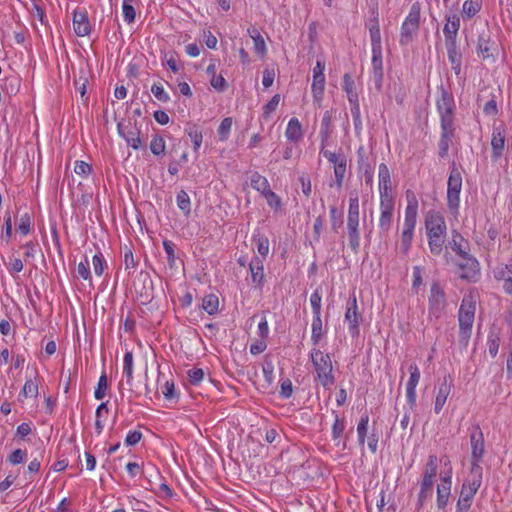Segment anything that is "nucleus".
Segmentation results:
<instances>
[{"mask_svg": "<svg viewBox=\"0 0 512 512\" xmlns=\"http://www.w3.org/2000/svg\"><path fill=\"white\" fill-rule=\"evenodd\" d=\"M445 46L447 49L448 59L451 63V68L458 76L461 72L462 53L457 45V41H445Z\"/></svg>", "mask_w": 512, "mask_h": 512, "instance_id": "5701e85b", "label": "nucleus"}, {"mask_svg": "<svg viewBox=\"0 0 512 512\" xmlns=\"http://www.w3.org/2000/svg\"><path fill=\"white\" fill-rule=\"evenodd\" d=\"M27 458L26 450L16 449L8 455L7 461L13 465L23 463Z\"/></svg>", "mask_w": 512, "mask_h": 512, "instance_id": "6e6d98bb", "label": "nucleus"}, {"mask_svg": "<svg viewBox=\"0 0 512 512\" xmlns=\"http://www.w3.org/2000/svg\"><path fill=\"white\" fill-rule=\"evenodd\" d=\"M263 374L266 382L270 385L274 380V365L272 361L265 359L262 365Z\"/></svg>", "mask_w": 512, "mask_h": 512, "instance_id": "680f3d73", "label": "nucleus"}, {"mask_svg": "<svg viewBox=\"0 0 512 512\" xmlns=\"http://www.w3.org/2000/svg\"><path fill=\"white\" fill-rule=\"evenodd\" d=\"M321 301L322 296L318 289H316L310 296V304L312 307L313 315H321Z\"/></svg>", "mask_w": 512, "mask_h": 512, "instance_id": "4d7b16f0", "label": "nucleus"}, {"mask_svg": "<svg viewBox=\"0 0 512 512\" xmlns=\"http://www.w3.org/2000/svg\"><path fill=\"white\" fill-rule=\"evenodd\" d=\"M368 423H369V416H368L367 413H364L361 416L360 421H359V423L357 425L358 439H359V443L361 445H363L364 441H365V437H366V434H367Z\"/></svg>", "mask_w": 512, "mask_h": 512, "instance_id": "3c124183", "label": "nucleus"}, {"mask_svg": "<svg viewBox=\"0 0 512 512\" xmlns=\"http://www.w3.org/2000/svg\"><path fill=\"white\" fill-rule=\"evenodd\" d=\"M123 362V371L126 375L127 384L131 385L133 380V353L131 351L125 353Z\"/></svg>", "mask_w": 512, "mask_h": 512, "instance_id": "a19ab883", "label": "nucleus"}, {"mask_svg": "<svg viewBox=\"0 0 512 512\" xmlns=\"http://www.w3.org/2000/svg\"><path fill=\"white\" fill-rule=\"evenodd\" d=\"M343 90L347 94V98L350 104L358 103V94L355 88V82L350 74L346 73L343 76Z\"/></svg>", "mask_w": 512, "mask_h": 512, "instance_id": "cd10ccee", "label": "nucleus"}, {"mask_svg": "<svg viewBox=\"0 0 512 512\" xmlns=\"http://www.w3.org/2000/svg\"><path fill=\"white\" fill-rule=\"evenodd\" d=\"M345 430V423L343 419H340L338 415L335 416V421L332 426L333 439H338L342 436Z\"/></svg>", "mask_w": 512, "mask_h": 512, "instance_id": "338daca9", "label": "nucleus"}, {"mask_svg": "<svg viewBox=\"0 0 512 512\" xmlns=\"http://www.w3.org/2000/svg\"><path fill=\"white\" fill-rule=\"evenodd\" d=\"M461 260L456 263L461 271L460 277L462 279L475 282L480 275V266L478 260L469 252L464 256H459Z\"/></svg>", "mask_w": 512, "mask_h": 512, "instance_id": "0eeeda50", "label": "nucleus"}, {"mask_svg": "<svg viewBox=\"0 0 512 512\" xmlns=\"http://www.w3.org/2000/svg\"><path fill=\"white\" fill-rule=\"evenodd\" d=\"M285 136L288 140L293 142H297L302 138V126L297 118H291L289 120Z\"/></svg>", "mask_w": 512, "mask_h": 512, "instance_id": "bb28decb", "label": "nucleus"}, {"mask_svg": "<svg viewBox=\"0 0 512 512\" xmlns=\"http://www.w3.org/2000/svg\"><path fill=\"white\" fill-rule=\"evenodd\" d=\"M188 378L192 385H197L204 379V371L201 368H193L188 371Z\"/></svg>", "mask_w": 512, "mask_h": 512, "instance_id": "774afa93", "label": "nucleus"}, {"mask_svg": "<svg viewBox=\"0 0 512 512\" xmlns=\"http://www.w3.org/2000/svg\"><path fill=\"white\" fill-rule=\"evenodd\" d=\"M506 143V131L502 125L494 126L491 138V160L496 163L502 156Z\"/></svg>", "mask_w": 512, "mask_h": 512, "instance_id": "9b49d317", "label": "nucleus"}, {"mask_svg": "<svg viewBox=\"0 0 512 512\" xmlns=\"http://www.w3.org/2000/svg\"><path fill=\"white\" fill-rule=\"evenodd\" d=\"M407 206L405 208L404 228L415 229L418 214V200L415 194L408 190L406 192Z\"/></svg>", "mask_w": 512, "mask_h": 512, "instance_id": "2eb2a0df", "label": "nucleus"}, {"mask_svg": "<svg viewBox=\"0 0 512 512\" xmlns=\"http://www.w3.org/2000/svg\"><path fill=\"white\" fill-rule=\"evenodd\" d=\"M233 120L231 117L224 118L218 127V136L220 141H226L229 138Z\"/></svg>", "mask_w": 512, "mask_h": 512, "instance_id": "c03bdc74", "label": "nucleus"}, {"mask_svg": "<svg viewBox=\"0 0 512 512\" xmlns=\"http://www.w3.org/2000/svg\"><path fill=\"white\" fill-rule=\"evenodd\" d=\"M378 179L379 190L392 189L390 170L385 163H381L378 167Z\"/></svg>", "mask_w": 512, "mask_h": 512, "instance_id": "7c9ffc66", "label": "nucleus"}, {"mask_svg": "<svg viewBox=\"0 0 512 512\" xmlns=\"http://www.w3.org/2000/svg\"><path fill=\"white\" fill-rule=\"evenodd\" d=\"M251 187L262 195L270 189L269 182L266 177L262 176L258 172H254L250 178Z\"/></svg>", "mask_w": 512, "mask_h": 512, "instance_id": "473e14b6", "label": "nucleus"}, {"mask_svg": "<svg viewBox=\"0 0 512 512\" xmlns=\"http://www.w3.org/2000/svg\"><path fill=\"white\" fill-rule=\"evenodd\" d=\"M252 282L259 288L264 285V264L258 256H254L249 263Z\"/></svg>", "mask_w": 512, "mask_h": 512, "instance_id": "b1692460", "label": "nucleus"}, {"mask_svg": "<svg viewBox=\"0 0 512 512\" xmlns=\"http://www.w3.org/2000/svg\"><path fill=\"white\" fill-rule=\"evenodd\" d=\"M410 377L406 384V398L409 404L410 410L416 406V387L420 380V370L415 363L409 366Z\"/></svg>", "mask_w": 512, "mask_h": 512, "instance_id": "4468645a", "label": "nucleus"}, {"mask_svg": "<svg viewBox=\"0 0 512 512\" xmlns=\"http://www.w3.org/2000/svg\"><path fill=\"white\" fill-rule=\"evenodd\" d=\"M347 234L351 250L358 253L360 248L359 223L347 224Z\"/></svg>", "mask_w": 512, "mask_h": 512, "instance_id": "c85d7f7f", "label": "nucleus"}, {"mask_svg": "<svg viewBox=\"0 0 512 512\" xmlns=\"http://www.w3.org/2000/svg\"><path fill=\"white\" fill-rule=\"evenodd\" d=\"M451 470L444 476H441V483L437 486V506L439 509L446 507L451 492Z\"/></svg>", "mask_w": 512, "mask_h": 512, "instance_id": "412c9836", "label": "nucleus"}, {"mask_svg": "<svg viewBox=\"0 0 512 512\" xmlns=\"http://www.w3.org/2000/svg\"><path fill=\"white\" fill-rule=\"evenodd\" d=\"M165 140L160 135H154L151 142H150V150L151 152L156 155H163L165 153Z\"/></svg>", "mask_w": 512, "mask_h": 512, "instance_id": "79ce46f5", "label": "nucleus"}, {"mask_svg": "<svg viewBox=\"0 0 512 512\" xmlns=\"http://www.w3.org/2000/svg\"><path fill=\"white\" fill-rule=\"evenodd\" d=\"M138 265V260L134 258V255L129 248H125L124 252V267L125 270L130 272L131 269H134Z\"/></svg>", "mask_w": 512, "mask_h": 512, "instance_id": "0e129e2a", "label": "nucleus"}, {"mask_svg": "<svg viewBox=\"0 0 512 512\" xmlns=\"http://www.w3.org/2000/svg\"><path fill=\"white\" fill-rule=\"evenodd\" d=\"M480 4L478 1L474 0H466L463 3V13L468 17L471 18L474 15H476L480 11Z\"/></svg>", "mask_w": 512, "mask_h": 512, "instance_id": "864d4df0", "label": "nucleus"}, {"mask_svg": "<svg viewBox=\"0 0 512 512\" xmlns=\"http://www.w3.org/2000/svg\"><path fill=\"white\" fill-rule=\"evenodd\" d=\"M279 102H280V95L279 94H275L271 99L270 101L264 105L263 107V117L265 119H269L270 118V115L271 113H273L278 105H279Z\"/></svg>", "mask_w": 512, "mask_h": 512, "instance_id": "5fc2aeb1", "label": "nucleus"}, {"mask_svg": "<svg viewBox=\"0 0 512 512\" xmlns=\"http://www.w3.org/2000/svg\"><path fill=\"white\" fill-rule=\"evenodd\" d=\"M488 352L491 357H495L498 353L500 338L497 335L490 334L488 337Z\"/></svg>", "mask_w": 512, "mask_h": 512, "instance_id": "69168bd1", "label": "nucleus"}, {"mask_svg": "<svg viewBox=\"0 0 512 512\" xmlns=\"http://www.w3.org/2000/svg\"><path fill=\"white\" fill-rule=\"evenodd\" d=\"M382 49L372 50V79L377 91H381L383 84Z\"/></svg>", "mask_w": 512, "mask_h": 512, "instance_id": "a211bd4d", "label": "nucleus"}, {"mask_svg": "<svg viewBox=\"0 0 512 512\" xmlns=\"http://www.w3.org/2000/svg\"><path fill=\"white\" fill-rule=\"evenodd\" d=\"M483 477V468L479 465V463L472 461L471 469L468 478L465 480L463 485L467 489H471L473 493H477L478 489L481 486Z\"/></svg>", "mask_w": 512, "mask_h": 512, "instance_id": "4be33fe9", "label": "nucleus"}, {"mask_svg": "<svg viewBox=\"0 0 512 512\" xmlns=\"http://www.w3.org/2000/svg\"><path fill=\"white\" fill-rule=\"evenodd\" d=\"M421 23V4L416 1L411 7L408 15L401 25L399 44L408 46L418 36Z\"/></svg>", "mask_w": 512, "mask_h": 512, "instance_id": "7ed1b4c3", "label": "nucleus"}, {"mask_svg": "<svg viewBox=\"0 0 512 512\" xmlns=\"http://www.w3.org/2000/svg\"><path fill=\"white\" fill-rule=\"evenodd\" d=\"M117 130L119 135L125 139L128 146L135 150H138L142 147L140 131L137 129V127L132 126L130 123L128 125L118 123Z\"/></svg>", "mask_w": 512, "mask_h": 512, "instance_id": "dca6fc26", "label": "nucleus"}, {"mask_svg": "<svg viewBox=\"0 0 512 512\" xmlns=\"http://www.w3.org/2000/svg\"><path fill=\"white\" fill-rule=\"evenodd\" d=\"M185 131L188 133L191 141L193 142L194 150L197 151L202 144V132L196 127V125H190L185 129Z\"/></svg>", "mask_w": 512, "mask_h": 512, "instance_id": "37998d69", "label": "nucleus"}, {"mask_svg": "<svg viewBox=\"0 0 512 512\" xmlns=\"http://www.w3.org/2000/svg\"><path fill=\"white\" fill-rule=\"evenodd\" d=\"M331 119L332 115L330 111H326L322 117L320 138L321 145L326 144L331 135Z\"/></svg>", "mask_w": 512, "mask_h": 512, "instance_id": "f704fd0d", "label": "nucleus"}, {"mask_svg": "<svg viewBox=\"0 0 512 512\" xmlns=\"http://www.w3.org/2000/svg\"><path fill=\"white\" fill-rule=\"evenodd\" d=\"M219 299L215 294L206 295L202 301V308L209 315H214L218 312Z\"/></svg>", "mask_w": 512, "mask_h": 512, "instance_id": "e433bc0d", "label": "nucleus"}, {"mask_svg": "<svg viewBox=\"0 0 512 512\" xmlns=\"http://www.w3.org/2000/svg\"><path fill=\"white\" fill-rule=\"evenodd\" d=\"M436 105L440 114L441 124H454V100L452 95L445 89H442Z\"/></svg>", "mask_w": 512, "mask_h": 512, "instance_id": "6e6552de", "label": "nucleus"}, {"mask_svg": "<svg viewBox=\"0 0 512 512\" xmlns=\"http://www.w3.org/2000/svg\"><path fill=\"white\" fill-rule=\"evenodd\" d=\"M470 443H471V454L472 461L479 462L484 454V437L483 432L478 424L473 425L470 429Z\"/></svg>", "mask_w": 512, "mask_h": 512, "instance_id": "ddd939ff", "label": "nucleus"}, {"mask_svg": "<svg viewBox=\"0 0 512 512\" xmlns=\"http://www.w3.org/2000/svg\"><path fill=\"white\" fill-rule=\"evenodd\" d=\"M413 237L414 230L403 227V231L401 233V250L404 254L410 250Z\"/></svg>", "mask_w": 512, "mask_h": 512, "instance_id": "49530a36", "label": "nucleus"}, {"mask_svg": "<svg viewBox=\"0 0 512 512\" xmlns=\"http://www.w3.org/2000/svg\"><path fill=\"white\" fill-rule=\"evenodd\" d=\"M393 220L392 213H381L379 218V228L383 233H388Z\"/></svg>", "mask_w": 512, "mask_h": 512, "instance_id": "052dcab7", "label": "nucleus"}, {"mask_svg": "<svg viewBox=\"0 0 512 512\" xmlns=\"http://www.w3.org/2000/svg\"><path fill=\"white\" fill-rule=\"evenodd\" d=\"M437 470H438V457L434 454L429 455L427 463H426L423 479H430V480L434 481V478L437 475Z\"/></svg>", "mask_w": 512, "mask_h": 512, "instance_id": "58836bf2", "label": "nucleus"}, {"mask_svg": "<svg viewBox=\"0 0 512 512\" xmlns=\"http://www.w3.org/2000/svg\"><path fill=\"white\" fill-rule=\"evenodd\" d=\"M359 198L356 194L355 196L350 195L349 198V209L347 216V224L359 223Z\"/></svg>", "mask_w": 512, "mask_h": 512, "instance_id": "c756f323", "label": "nucleus"}, {"mask_svg": "<svg viewBox=\"0 0 512 512\" xmlns=\"http://www.w3.org/2000/svg\"><path fill=\"white\" fill-rule=\"evenodd\" d=\"M447 302L443 289L439 283L434 282L430 288L428 298L429 318L439 319L445 311Z\"/></svg>", "mask_w": 512, "mask_h": 512, "instance_id": "39448f33", "label": "nucleus"}, {"mask_svg": "<svg viewBox=\"0 0 512 512\" xmlns=\"http://www.w3.org/2000/svg\"><path fill=\"white\" fill-rule=\"evenodd\" d=\"M498 48L495 41L490 39V36L486 33H482L478 37L477 41V53L482 57L483 60L492 58L494 59L497 55Z\"/></svg>", "mask_w": 512, "mask_h": 512, "instance_id": "f3484780", "label": "nucleus"}, {"mask_svg": "<svg viewBox=\"0 0 512 512\" xmlns=\"http://www.w3.org/2000/svg\"><path fill=\"white\" fill-rule=\"evenodd\" d=\"M263 196L267 200V204L274 209L275 211H278L282 207V201L281 198L274 193L271 189L267 190Z\"/></svg>", "mask_w": 512, "mask_h": 512, "instance_id": "603ef678", "label": "nucleus"}, {"mask_svg": "<svg viewBox=\"0 0 512 512\" xmlns=\"http://www.w3.org/2000/svg\"><path fill=\"white\" fill-rule=\"evenodd\" d=\"M434 481L430 479H422L420 492L418 494V506L421 508L427 498L433 494Z\"/></svg>", "mask_w": 512, "mask_h": 512, "instance_id": "2f4dec72", "label": "nucleus"}, {"mask_svg": "<svg viewBox=\"0 0 512 512\" xmlns=\"http://www.w3.org/2000/svg\"><path fill=\"white\" fill-rule=\"evenodd\" d=\"M326 144L321 145L320 153L334 164L335 184L338 189L343 185L346 173L347 159L343 153H335L325 149Z\"/></svg>", "mask_w": 512, "mask_h": 512, "instance_id": "423d86ee", "label": "nucleus"}, {"mask_svg": "<svg viewBox=\"0 0 512 512\" xmlns=\"http://www.w3.org/2000/svg\"><path fill=\"white\" fill-rule=\"evenodd\" d=\"M177 206L183 211L185 216H189L191 213V201L186 191L181 190L176 196Z\"/></svg>", "mask_w": 512, "mask_h": 512, "instance_id": "ea45409f", "label": "nucleus"}, {"mask_svg": "<svg viewBox=\"0 0 512 512\" xmlns=\"http://www.w3.org/2000/svg\"><path fill=\"white\" fill-rule=\"evenodd\" d=\"M163 248L167 254V261H168V264L170 267H173L174 264H175V259H176V256H175V245L172 241L170 240H164L163 241Z\"/></svg>", "mask_w": 512, "mask_h": 512, "instance_id": "bf43d9fd", "label": "nucleus"}, {"mask_svg": "<svg viewBox=\"0 0 512 512\" xmlns=\"http://www.w3.org/2000/svg\"><path fill=\"white\" fill-rule=\"evenodd\" d=\"M311 341L317 345L324 336L321 315H313Z\"/></svg>", "mask_w": 512, "mask_h": 512, "instance_id": "72a5a7b5", "label": "nucleus"}, {"mask_svg": "<svg viewBox=\"0 0 512 512\" xmlns=\"http://www.w3.org/2000/svg\"><path fill=\"white\" fill-rule=\"evenodd\" d=\"M425 228L427 236L446 234V223L440 212L430 210L425 216Z\"/></svg>", "mask_w": 512, "mask_h": 512, "instance_id": "9d476101", "label": "nucleus"}, {"mask_svg": "<svg viewBox=\"0 0 512 512\" xmlns=\"http://www.w3.org/2000/svg\"><path fill=\"white\" fill-rule=\"evenodd\" d=\"M325 88V75H313L312 94L316 101H321Z\"/></svg>", "mask_w": 512, "mask_h": 512, "instance_id": "c9c22d12", "label": "nucleus"}, {"mask_svg": "<svg viewBox=\"0 0 512 512\" xmlns=\"http://www.w3.org/2000/svg\"><path fill=\"white\" fill-rule=\"evenodd\" d=\"M108 390V379L105 372H103L98 380L97 387L94 392V397L97 400L103 399Z\"/></svg>", "mask_w": 512, "mask_h": 512, "instance_id": "09e8293b", "label": "nucleus"}, {"mask_svg": "<svg viewBox=\"0 0 512 512\" xmlns=\"http://www.w3.org/2000/svg\"><path fill=\"white\" fill-rule=\"evenodd\" d=\"M38 395V384L36 381L32 379L26 380L22 391L19 396L27 397H37Z\"/></svg>", "mask_w": 512, "mask_h": 512, "instance_id": "8fccbe9b", "label": "nucleus"}, {"mask_svg": "<svg viewBox=\"0 0 512 512\" xmlns=\"http://www.w3.org/2000/svg\"><path fill=\"white\" fill-rule=\"evenodd\" d=\"M452 385L453 384L451 376L445 375L442 378V381L438 387V391L435 398L434 411L436 414H439L442 411L447 401V398L451 392Z\"/></svg>", "mask_w": 512, "mask_h": 512, "instance_id": "6ab92c4d", "label": "nucleus"}, {"mask_svg": "<svg viewBox=\"0 0 512 512\" xmlns=\"http://www.w3.org/2000/svg\"><path fill=\"white\" fill-rule=\"evenodd\" d=\"M462 189V174L456 167L455 163L452 164L448 182H447V206L450 211L457 213L460 206V192Z\"/></svg>", "mask_w": 512, "mask_h": 512, "instance_id": "20e7f679", "label": "nucleus"}, {"mask_svg": "<svg viewBox=\"0 0 512 512\" xmlns=\"http://www.w3.org/2000/svg\"><path fill=\"white\" fill-rule=\"evenodd\" d=\"M444 236L445 234L440 235H431L428 237V246L430 249V252L433 255H440L443 251V244H444Z\"/></svg>", "mask_w": 512, "mask_h": 512, "instance_id": "4c0bfd02", "label": "nucleus"}, {"mask_svg": "<svg viewBox=\"0 0 512 512\" xmlns=\"http://www.w3.org/2000/svg\"><path fill=\"white\" fill-rule=\"evenodd\" d=\"M73 29L78 37L89 36L92 32V25L89 21L86 9L77 8L73 12Z\"/></svg>", "mask_w": 512, "mask_h": 512, "instance_id": "f8f14e48", "label": "nucleus"}, {"mask_svg": "<svg viewBox=\"0 0 512 512\" xmlns=\"http://www.w3.org/2000/svg\"><path fill=\"white\" fill-rule=\"evenodd\" d=\"M455 137V125L454 124H441V137L439 140V157L445 158L448 155L450 144Z\"/></svg>", "mask_w": 512, "mask_h": 512, "instance_id": "aec40b11", "label": "nucleus"}, {"mask_svg": "<svg viewBox=\"0 0 512 512\" xmlns=\"http://www.w3.org/2000/svg\"><path fill=\"white\" fill-rule=\"evenodd\" d=\"M345 321L348 322V330L352 337L359 335V325L362 321V314L358 311L357 299L353 294L348 302L345 312Z\"/></svg>", "mask_w": 512, "mask_h": 512, "instance_id": "1a4fd4ad", "label": "nucleus"}, {"mask_svg": "<svg viewBox=\"0 0 512 512\" xmlns=\"http://www.w3.org/2000/svg\"><path fill=\"white\" fill-rule=\"evenodd\" d=\"M460 28V17L457 14L446 16V24L443 27L445 41H457Z\"/></svg>", "mask_w": 512, "mask_h": 512, "instance_id": "393cba45", "label": "nucleus"}, {"mask_svg": "<svg viewBox=\"0 0 512 512\" xmlns=\"http://www.w3.org/2000/svg\"><path fill=\"white\" fill-rule=\"evenodd\" d=\"M448 245L458 256H464L470 250L469 242L456 230L452 231Z\"/></svg>", "mask_w": 512, "mask_h": 512, "instance_id": "a878e982", "label": "nucleus"}, {"mask_svg": "<svg viewBox=\"0 0 512 512\" xmlns=\"http://www.w3.org/2000/svg\"><path fill=\"white\" fill-rule=\"evenodd\" d=\"M93 269L97 276H101L106 267V262L101 253L95 254L92 259Z\"/></svg>", "mask_w": 512, "mask_h": 512, "instance_id": "13d9d810", "label": "nucleus"}, {"mask_svg": "<svg viewBox=\"0 0 512 512\" xmlns=\"http://www.w3.org/2000/svg\"><path fill=\"white\" fill-rule=\"evenodd\" d=\"M151 92L153 93L155 98L161 102H168L170 100L168 93L160 84H153L151 87Z\"/></svg>", "mask_w": 512, "mask_h": 512, "instance_id": "e2e57ef3", "label": "nucleus"}, {"mask_svg": "<svg viewBox=\"0 0 512 512\" xmlns=\"http://www.w3.org/2000/svg\"><path fill=\"white\" fill-rule=\"evenodd\" d=\"M371 50L382 49L380 25H369Z\"/></svg>", "mask_w": 512, "mask_h": 512, "instance_id": "a18cd8bd", "label": "nucleus"}, {"mask_svg": "<svg viewBox=\"0 0 512 512\" xmlns=\"http://www.w3.org/2000/svg\"><path fill=\"white\" fill-rule=\"evenodd\" d=\"M475 310L476 306L473 298L471 296H464L458 312L459 344L464 348L468 346L472 334Z\"/></svg>", "mask_w": 512, "mask_h": 512, "instance_id": "f03ea898", "label": "nucleus"}, {"mask_svg": "<svg viewBox=\"0 0 512 512\" xmlns=\"http://www.w3.org/2000/svg\"><path fill=\"white\" fill-rule=\"evenodd\" d=\"M330 223H331V229L334 232H338V229L343 224V215L340 211H338L336 206L330 207Z\"/></svg>", "mask_w": 512, "mask_h": 512, "instance_id": "de8ad7c7", "label": "nucleus"}, {"mask_svg": "<svg viewBox=\"0 0 512 512\" xmlns=\"http://www.w3.org/2000/svg\"><path fill=\"white\" fill-rule=\"evenodd\" d=\"M309 357L316 372V379L324 388L332 387L335 383V377L330 354L324 353L318 348H312Z\"/></svg>", "mask_w": 512, "mask_h": 512, "instance_id": "f257e3e1", "label": "nucleus"}]
</instances>
